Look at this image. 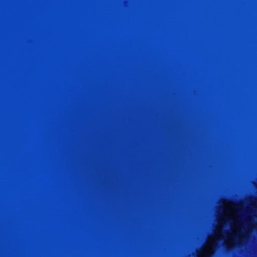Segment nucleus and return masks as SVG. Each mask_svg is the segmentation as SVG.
Here are the masks:
<instances>
[{
	"label": "nucleus",
	"mask_w": 257,
	"mask_h": 257,
	"mask_svg": "<svg viewBox=\"0 0 257 257\" xmlns=\"http://www.w3.org/2000/svg\"><path fill=\"white\" fill-rule=\"evenodd\" d=\"M239 207H240V210H243V206H242V205H239Z\"/></svg>",
	"instance_id": "1"
}]
</instances>
